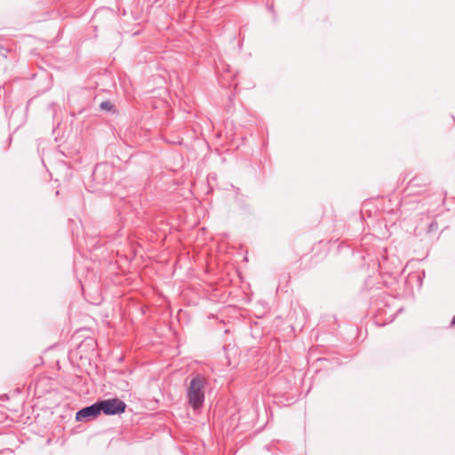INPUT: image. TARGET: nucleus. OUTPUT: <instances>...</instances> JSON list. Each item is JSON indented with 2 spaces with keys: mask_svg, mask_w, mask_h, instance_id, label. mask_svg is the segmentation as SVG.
Listing matches in <instances>:
<instances>
[{
  "mask_svg": "<svg viewBox=\"0 0 455 455\" xmlns=\"http://www.w3.org/2000/svg\"><path fill=\"white\" fill-rule=\"evenodd\" d=\"M207 385L205 377L200 374L193 376L187 389V398L194 410L200 409L204 402V388Z\"/></svg>",
  "mask_w": 455,
  "mask_h": 455,
  "instance_id": "nucleus-1",
  "label": "nucleus"
},
{
  "mask_svg": "<svg viewBox=\"0 0 455 455\" xmlns=\"http://www.w3.org/2000/svg\"><path fill=\"white\" fill-rule=\"evenodd\" d=\"M101 412L105 415H116L125 411L126 403L119 398H110L99 401Z\"/></svg>",
  "mask_w": 455,
  "mask_h": 455,
  "instance_id": "nucleus-2",
  "label": "nucleus"
},
{
  "mask_svg": "<svg viewBox=\"0 0 455 455\" xmlns=\"http://www.w3.org/2000/svg\"><path fill=\"white\" fill-rule=\"evenodd\" d=\"M428 185V177L423 174H419L409 181L406 190L409 195H419L423 191L427 190Z\"/></svg>",
  "mask_w": 455,
  "mask_h": 455,
  "instance_id": "nucleus-3",
  "label": "nucleus"
},
{
  "mask_svg": "<svg viewBox=\"0 0 455 455\" xmlns=\"http://www.w3.org/2000/svg\"><path fill=\"white\" fill-rule=\"evenodd\" d=\"M100 413H101V411H100V403L98 401L95 403H93L90 406L84 407V408L81 409L80 411H78L76 412V419L78 421H83L84 419H94L97 416H99Z\"/></svg>",
  "mask_w": 455,
  "mask_h": 455,
  "instance_id": "nucleus-4",
  "label": "nucleus"
},
{
  "mask_svg": "<svg viewBox=\"0 0 455 455\" xmlns=\"http://www.w3.org/2000/svg\"><path fill=\"white\" fill-rule=\"evenodd\" d=\"M100 108L102 110H110L112 108V104L109 101H103L100 103Z\"/></svg>",
  "mask_w": 455,
  "mask_h": 455,
  "instance_id": "nucleus-5",
  "label": "nucleus"
},
{
  "mask_svg": "<svg viewBox=\"0 0 455 455\" xmlns=\"http://www.w3.org/2000/svg\"><path fill=\"white\" fill-rule=\"evenodd\" d=\"M0 50H1V52H0V53H1V54H2V53H6V52H7V50H6V49H4V48H3L2 46L0 47Z\"/></svg>",
  "mask_w": 455,
  "mask_h": 455,
  "instance_id": "nucleus-6",
  "label": "nucleus"
},
{
  "mask_svg": "<svg viewBox=\"0 0 455 455\" xmlns=\"http://www.w3.org/2000/svg\"><path fill=\"white\" fill-rule=\"evenodd\" d=\"M451 324H452V325H455V315H454V316L452 317V319H451Z\"/></svg>",
  "mask_w": 455,
  "mask_h": 455,
  "instance_id": "nucleus-7",
  "label": "nucleus"
}]
</instances>
